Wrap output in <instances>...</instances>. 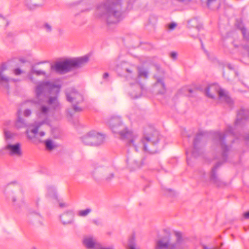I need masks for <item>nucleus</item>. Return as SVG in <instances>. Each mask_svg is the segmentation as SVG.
<instances>
[{
  "instance_id": "nucleus-1",
  "label": "nucleus",
  "mask_w": 249,
  "mask_h": 249,
  "mask_svg": "<svg viewBox=\"0 0 249 249\" xmlns=\"http://www.w3.org/2000/svg\"><path fill=\"white\" fill-rule=\"evenodd\" d=\"M109 124L114 133L118 134L121 139L127 140L129 146H133L136 151L142 150L153 154L157 153L163 147L159 142L160 137L157 130H153L150 133L139 139L137 134L125 127L119 116H112L109 121Z\"/></svg>"
},
{
  "instance_id": "nucleus-2",
  "label": "nucleus",
  "mask_w": 249,
  "mask_h": 249,
  "mask_svg": "<svg viewBox=\"0 0 249 249\" xmlns=\"http://www.w3.org/2000/svg\"><path fill=\"white\" fill-rule=\"evenodd\" d=\"M95 14L108 24L119 22L123 18L121 0H104L97 5Z\"/></svg>"
},
{
  "instance_id": "nucleus-3",
  "label": "nucleus",
  "mask_w": 249,
  "mask_h": 249,
  "mask_svg": "<svg viewBox=\"0 0 249 249\" xmlns=\"http://www.w3.org/2000/svg\"><path fill=\"white\" fill-rule=\"evenodd\" d=\"M61 86L49 81L39 82L35 88L36 98H40L42 96L47 97L46 103L50 107L54 110H60L62 108L58 100V96Z\"/></svg>"
},
{
  "instance_id": "nucleus-4",
  "label": "nucleus",
  "mask_w": 249,
  "mask_h": 249,
  "mask_svg": "<svg viewBox=\"0 0 249 249\" xmlns=\"http://www.w3.org/2000/svg\"><path fill=\"white\" fill-rule=\"evenodd\" d=\"M135 68L134 66L124 67L123 68V76L129 81L130 88L129 94L132 98H137L142 95L143 86L138 79L143 78L147 79L148 72L147 71L142 67H138V74H136Z\"/></svg>"
},
{
  "instance_id": "nucleus-5",
  "label": "nucleus",
  "mask_w": 249,
  "mask_h": 249,
  "mask_svg": "<svg viewBox=\"0 0 249 249\" xmlns=\"http://www.w3.org/2000/svg\"><path fill=\"white\" fill-rule=\"evenodd\" d=\"M39 99H32L28 101L32 104L38 105L36 110V116L40 121L35 122L31 126L32 128H28L26 133L29 139L35 142L34 139L43 137L45 135V132L41 131L38 132V130L41 126L48 124V115L50 111V107L45 105H40V100Z\"/></svg>"
},
{
  "instance_id": "nucleus-6",
  "label": "nucleus",
  "mask_w": 249,
  "mask_h": 249,
  "mask_svg": "<svg viewBox=\"0 0 249 249\" xmlns=\"http://www.w3.org/2000/svg\"><path fill=\"white\" fill-rule=\"evenodd\" d=\"M89 58L85 55L79 57L67 58L56 61L51 65V70L59 74H65L73 70L84 67L89 62Z\"/></svg>"
},
{
  "instance_id": "nucleus-7",
  "label": "nucleus",
  "mask_w": 249,
  "mask_h": 249,
  "mask_svg": "<svg viewBox=\"0 0 249 249\" xmlns=\"http://www.w3.org/2000/svg\"><path fill=\"white\" fill-rule=\"evenodd\" d=\"M184 240L180 232L174 231L157 240L154 249H183Z\"/></svg>"
},
{
  "instance_id": "nucleus-8",
  "label": "nucleus",
  "mask_w": 249,
  "mask_h": 249,
  "mask_svg": "<svg viewBox=\"0 0 249 249\" xmlns=\"http://www.w3.org/2000/svg\"><path fill=\"white\" fill-rule=\"evenodd\" d=\"M213 135L214 140L220 146L222 160L225 161L227 160L229 148L225 144V142L226 140L233 142V138L235 137L233 129L231 126H228L224 133L217 131L214 132Z\"/></svg>"
},
{
  "instance_id": "nucleus-9",
  "label": "nucleus",
  "mask_w": 249,
  "mask_h": 249,
  "mask_svg": "<svg viewBox=\"0 0 249 249\" xmlns=\"http://www.w3.org/2000/svg\"><path fill=\"white\" fill-rule=\"evenodd\" d=\"M10 66L9 62L3 63L0 65V87L7 89L9 88L10 82L16 83L19 81L18 79L10 78L8 76V74L11 72Z\"/></svg>"
},
{
  "instance_id": "nucleus-10",
  "label": "nucleus",
  "mask_w": 249,
  "mask_h": 249,
  "mask_svg": "<svg viewBox=\"0 0 249 249\" xmlns=\"http://www.w3.org/2000/svg\"><path fill=\"white\" fill-rule=\"evenodd\" d=\"M216 90L218 93L219 100L222 102H226L229 107H231L233 105V101L230 97L226 93L224 90L220 89L217 86L212 85L208 87L205 89V93L207 96L211 98H214V94L212 92L213 90Z\"/></svg>"
},
{
  "instance_id": "nucleus-11",
  "label": "nucleus",
  "mask_w": 249,
  "mask_h": 249,
  "mask_svg": "<svg viewBox=\"0 0 249 249\" xmlns=\"http://www.w3.org/2000/svg\"><path fill=\"white\" fill-rule=\"evenodd\" d=\"M205 135V132L202 131H199L196 138H195L193 143V149L192 150H186V154L187 155V161L189 163L190 157L193 156L195 158L199 156L200 153V143L201 141L203 139Z\"/></svg>"
},
{
  "instance_id": "nucleus-12",
  "label": "nucleus",
  "mask_w": 249,
  "mask_h": 249,
  "mask_svg": "<svg viewBox=\"0 0 249 249\" xmlns=\"http://www.w3.org/2000/svg\"><path fill=\"white\" fill-rule=\"evenodd\" d=\"M221 163L217 162L215 165L213 167L210 172L209 177V181L212 184H213L217 187H224L227 185V183L222 180L217 174L216 170L220 166Z\"/></svg>"
},
{
  "instance_id": "nucleus-13",
  "label": "nucleus",
  "mask_w": 249,
  "mask_h": 249,
  "mask_svg": "<svg viewBox=\"0 0 249 249\" xmlns=\"http://www.w3.org/2000/svg\"><path fill=\"white\" fill-rule=\"evenodd\" d=\"M126 163L131 170H134L145 164V159H139L136 155H129L126 159Z\"/></svg>"
},
{
  "instance_id": "nucleus-14",
  "label": "nucleus",
  "mask_w": 249,
  "mask_h": 249,
  "mask_svg": "<svg viewBox=\"0 0 249 249\" xmlns=\"http://www.w3.org/2000/svg\"><path fill=\"white\" fill-rule=\"evenodd\" d=\"M67 100L72 104H79L83 102V97L80 93L73 88L66 90Z\"/></svg>"
},
{
  "instance_id": "nucleus-15",
  "label": "nucleus",
  "mask_w": 249,
  "mask_h": 249,
  "mask_svg": "<svg viewBox=\"0 0 249 249\" xmlns=\"http://www.w3.org/2000/svg\"><path fill=\"white\" fill-rule=\"evenodd\" d=\"M29 224L35 228H37L43 225L44 219L42 216L37 212H33L28 216Z\"/></svg>"
},
{
  "instance_id": "nucleus-16",
  "label": "nucleus",
  "mask_w": 249,
  "mask_h": 249,
  "mask_svg": "<svg viewBox=\"0 0 249 249\" xmlns=\"http://www.w3.org/2000/svg\"><path fill=\"white\" fill-rule=\"evenodd\" d=\"M7 153L12 157H20L22 155L21 145L19 143H8L4 148Z\"/></svg>"
},
{
  "instance_id": "nucleus-17",
  "label": "nucleus",
  "mask_w": 249,
  "mask_h": 249,
  "mask_svg": "<svg viewBox=\"0 0 249 249\" xmlns=\"http://www.w3.org/2000/svg\"><path fill=\"white\" fill-rule=\"evenodd\" d=\"M98 172H101L103 174V179L107 182H110L114 178V173L111 171L109 169H100L99 170L96 169L92 173V175L95 178H97L96 175Z\"/></svg>"
},
{
  "instance_id": "nucleus-18",
  "label": "nucleus",
  "mask_w": 249,
  "mask_h": 249,
  "mask_svg": "<svg viewBox=\"0 0 249 249\" xmlns=\"http://www.w3.org/2000/svg\"><path fill=\"white\" fill-rule=\"evenodd\" d=\"M247 119H249V109L242 107L237 112L235 125H240L243 120Z\"/></svg>"
},
{
  "instance_id": "nucleus-19",
  "label": "nucleus",
  "mask_w": 249,
  "mask_h": 249,
  "mask_svg": "<svg viewBox=\"0 0 249 249\" xmlns=\"http://www.w3.org/2000/svg\"><path fill=\"white\" fill-rule=\"evenodd\" d=\"M60 220L64 225H70L74 222V213L72 211L68 210L60 215Z\"/></svg>"
},
{
  "instance_id": "nucleus-20",
  "label": "nucleus",
  "mask_w": 249,
  "mask_h": 249,
  "mask_svg": "<svg viewBox=\"0 0 249 249\" xmlns=\"http://www.w3.org/2000/svg\"><path fill=\"white\" fill-rule=\"evenodd\" d=\"M92 145L97 146L103 143L105 137L103 134L92 131Z\"/></svg>"
},
{
  "instance_id": "nucleus-21",
  "label": "nucleus",
  "mask_w": 249,
  "mask_h": 249,
  "mask_svg": "<svg viewBox=\"0 0 249 249\" xmlns=\"http://www.w3.org/2000/svg\"><path fill=\"white\" fill-rule=\"evenodd\" d=\"M83 244L88 249H93L96 248L97 243L96 239L92 236L85 237Z\"/></svg>"
},
{
  "instance_id": "nucleus-22",
  "label": "nucleus",
  "mask_w": 249,
  "mask_h": 249,
  "mask_svg": "<svg viewBox=\"0 0 249 249\" xmlns=\"http://www.w3.org/2000/svg\"><path fill=\"white\" fill-rule=\"evenodd\" d=\"M46 196L52 199L59 201V198L57 196L56 188L53 186H48L47 187Z\"/></svg>"
},
{
  "instance_id": "nucleus-23",
  "label": "nucleus",
  "mask_w": 249,
  "mask_h": 249,
  "mask_svg": "<svg viewBox=\"0 0 249 249\" xmlns=\"http://www.w3.org/2000/svg\"><path fill=\"white\" fill-rule=\"evenodd\" d=\"M25 5L26 8L30 11H34L40 7L41 4L38 3L36 0H26Z\"/></svg>"
},
{
  "instance_id": "nucleus-24",
  "label": "nucleus",
  "mask_w": 249,
  "mask_h": 249,
  "mask_svg": "<svg viewBox=\"0 0 249 249\" xmlns=\"http://www.w3.org/2000/svg\"><path fill=\"white\" fill-rule=\"evenodd\" d=\"M92 131H91L82 137L81 140L85 145H92Z\"/></svg>"
},
{
  "instance_id": "nucleus-25",
  "label": "nucleus",
  "mask_w": 249,
  "mask_h": 249,
  "mask_svg": "<svg viewBox=\"0 0 249 249\" xmlns=\"http://www.w3.org/2000/svg\"><path fill=\"white\" fill-rule=\"evenodd\" d=\"M188 25L191 27H195L197 31H199L201 26L199 24L198 20L197 18H194L188 21Z\"/></svg>"
},
{
  "instance_id": "nucleus-26",
  "label": "nucleus",
  "mask_w": 249,
  "mask_h": 249,
  "mask_svg": "<svg viewBox=\"0 0 249 249\" xmlns=\"http://www.w3.org/2000/svg\"><path fill=\"white\" fill-rule=\"evenodd\" d=\"M155 87L158 88H161V89L159 90V93L160 94H163L165 92L166 88L165 84L162 79H158L155 84Z\"/></svg>"
},
{
  "instance_id": "nucleus-27",
  "label": "nucleus",
  "mask_w": 249,
  "mask_h": 249,
  "mask_svg": "<svg viewBox=\"0 0 249 249\" xmlns=\"http://www.w3.org/2000/svg\"><path fill=\"white\" fill-rule=\"evenodd\" d=\"M18 117L16 122V126L18 127H23L27 126L26 121L20 116V111H18Z\"/></svg>"
},
{
  "instance_id": "nucleus-28",
  "label": "nucleus",
  "mask_w": 249,
  "mask_h": 249,
  "mask_svg": "<svg viewBox=\"0 0 249 249\" xmlns=\"http://www.w3.org/2000/svg\"><path fill=\"white\" fill-rule=\"evenodd\" d=\"M127 249H140V247L136 244L133 236L129 240Z\"/></svg>"
},
{
  "instance_id": "nucleus-29",
  "label": "nucleus",
  "mask_w": 249,
  "mask_h": 249,
  "mask_svg": "<svg viewBox=\"0 0 249 249\" xmlns=\"http://www.w3.org/2000/svg\"><path fill=\"white\" fill-rule=\"evenodd\" d=\"M92 211L91 209L88 208L85 210H81L78 211L77 215L80 217H86Z\"/></svg>"
},
{
  "instance_id": "nucleus-30",
  "label": "nucleus",
  "mask_w": 249,
  "mask_h": 249,
  "mask_svg": "<svg viewBox=\"0 0 249 249\" xmlns=\"http://www.w3.org/2000/svg\"><path fill=\"white\" fill-rule=\"evenodd\" d=\"M41 28L47 33H51L52 31V26L50 23L45 22L41 25Z\"/></svg>"
},
{
  "instance_id": "nucleus-31",
  "label": "nucleus",
  "mask_w": 249,
  "mask_h": 249,
  "mask_svg": "<svg viewBox=\"0 0 249 249\" xmlns=\"http://www.w3.org/2000/svg\"><path fill=\"white\" fill-rule=\"evenodd\" d=\"M44 142L46 149L49 151L53 150L54 147V145L52 141L51 140H47Z\"/></svg>"
},
{
  "instance_id": "nucleus-32",
  "label": "nucleus",
  "mask_w": 249,
  "mask_h": 249,
  "mask_svg": "<svg viewBox=\"0 0 249 249\" xmlns=\"http://www.w3.org/2000/svg\"><path fill=\"white\" fill-rule=\"evenodd\" d=\"M74 113L73 109H72L71 107L67 109L66 114L67 117L69 121H71L72 120Z\"/></svg>"
},
{
  "instance_id": "nucleus-33",
  "label": "nucleus",
  "mask_w": 249,
  "mask_h": 249,
  "mask_svg": "<svg viewBox=\"0 0 249 249\" xmlns=\"http://www.w3.org/2000/svg\"><path fill=\"white\" fill-rule=\"evenodd\" d=\"M32 74H35L36 75H45L46 72L45 71L42 70H32L31 71Z\"/></svg>"
},
{
  "instance_id": "nucleus-34",
  "label": "nucleus",
  "mask_w": 249,
  "mask_h": 249,
  "mask_svg": "<svg viewBox=\"0 0 249 249\" xmlns=\"http://www.w3.org/2000/svg\"><path fill=\"white\" fill-rule=\"evenodd\" d=\"M199 180L204 182H206L207 181V179L206 178V175L205 172L203 171H201L200 173V175L199 177Z\"/></svg>"
},
{
  "instance_id": "nucleus-35",
  "label": "nucleus",
  "mask_w": 249,
  "mask_h": 249,
  "mask_svg": "<svg viewBox=\"0 0 249 249\" xmlns=\"http://www.w3.org/2000/svg\"><path fill=\"white\" fill-rule=\"evenodd\" d=\"M71 108L74 112H79L82 111V108L77 106L76 104H72Z\"/></svg>"
},
{
  "instance_id": "nucleus-36",
  "label": "nucleus",
  "mask_w": 249,
  "mask_h": 249,
  "mask_svg": "<svg viewBox=\"0 0 249 249\" xmlns=\"http://www.w3.org/2000/svg\"><path fill=\"white\" fill-rule=\"evenodd\" d=\"M5 138L6 140L8 142V141L13 137V134L10 131H5L4 132Z\"/></svg>"
},
{
  "instance_id": "nucleus-37",
  "label": "nucleus",
  "mask_w": 249,
  "mask_h": 249,
  "mask_svg": "<svg viewBox=\"0 0 249 249\" xmlns=\"http://www.w3.org/2000/svg\"><path fill=\"white\" fill-rule=\"evenodd\" d=\"M13 72L15 75H19L23 73V71L19 68H17L13 71Z\"/></svg>"
},
{
  "instance_id": "nucleus-38",
  "label": "nucleus",
  "mask_w": 249,
  "mask_h": 249,
  "mask_svg": "<svg viewBox=\"0 0 249 249\" xmlns=\"http://www.w3.org/2000/svg\"><path fill=\"white\" fill-rule=\"evenodd\" d=\"M32 114L31 109H26L23 111V115L25 117H29Z\"/></svg>"
},
{
  "instance_id": "nucleus-39",
  "label": "nucleus",
  "mask_w": 249,
  "mask_h": 249,
  "mask_svg": "<svg viewBox=\"0 0 249 249\" xmlns=\"http://www.w3.org/2000/svg\"><path fill=\"white\" fill-rule=\"evenodd\" d=\"M170 57L174 60L177 59L178 53L175 52H172L170 54Z\"/></svg>"
},
{
  "instance_id": "nucleus-40",
  "label": "nucleus",
  "mask_w": 249,
  "mask_h": 249,
  "mask_svg": "<svg viewBox=\"0 0 249 249\" xmlns=\"http://www.w3.org/2000/svg\"><path fill=\"white\" fill-rule=\"evenodd\" d=\"M59 203V206L60 208H66L68 206V204L65 202H61L59 199V201H57Z\"/></svg>"
},
{
  "instance_id": "nucleus-41",
  "label": "nucleus",
  "mask_w": 249,
  "mask_h": 249,
  "mask_svg": "<svg viewBox=\"0 0 249 249\" xmlns=\"http://www.w3.org/2000/svg\"><path fill=\"white\" fill-rule=\"evenodd\" d=\"M176 25L177 24L175 23L172 22L168 24V28L169 29H173L176 26Z\"/></svg>"
},
{
  "instance_id": "nucleus-42",
  "label": "nucleus",
  "mask_w": 249,
  "mask_h": 249,
  "mask_svg": "<svg viewBox=\"0 0 249 249\" xmlns=\"http://www.w3.org/2000/svg\"><path fill=\"white\" fill-rule=\"evenodd\" d=\"M216 0H207V5L208 7H209L212 3L215 2Z\"/></svg>"
},
{
  "instance_id": "nucleus-43",
  "label": "nucleus",
  "mask_w": 249,
  "mask_h": 249,
  "mask_svg": "<svg viewBox=\"0 0 249 249\" xmlns=\"http://www.w3.org/2000/svg\"><path fill=\"white\" fill-rule=\"evenodd\" d=\"M167 191L169 192V195L172 196L174 195V192L172 190L167 189Z\"/></svg>"
},
{
  "instance_id": "nucleus-44",
  "label": "nucleus",
  "mask_w": 249,
  "mask_h": 249,
  "mask_svg": "<svg viewBox=\"0 0 249 249\" xmlns=\"http://www.w3.org/2000/svg\"><path fill=\"white\" fill-rule=\"evenodd\" d=\"M244 217L246 219H249V211L244 213Z\"/></svg>"
},
{
  "instance_id": "nucleus-45",
  "label": "nucleus",
  "mask_w": 249,
  "mask_h": 249,
  "mask_svg": "<svg viewBox=\"0 0 249 249\" xmlns=\"http://www.w3.org/2000/svg\"><path fill=\"white\" fill-rule=\"evenodd\" d=\"M16 184L17 185V186L18 188H20V186L17 184V182H12V183H9L8 185V186L7 187L8 188H10L11 187V186L12 185V184Z\"/></svg>"
},
{
  "instance_id": "nucleus-46",
  "label": "nucleus",
  "mask_w": 249,
  "mask_h": 249,
  "mask_svg": "<svg viewBox=\"0 0 249 249\" xmlns=\"http://www.w3.org/2000/svg\"><path fill=\"white\" fill-rule=\"evenodd\" d=\"M97 249H114L113 248H112V247L106 248V247H104L100 246L98 248H97Z\"/></svg>"
},
{
  "instance_id": "nucleus-47",
  "label": "nucleus",
  "mask_w": 249,
  "mask_h": 249,
  "mask_svg": "<svg viewBox=\"0 0 249 249\" xmlns=\"http://www.w3.org/2000/svg\"><path fill=\"white\" fill-rule=\"evenodd\" d=\"M108 76H109L108 73L107 72H106L103 74V78L106 79L108 77Z\"/></svg>"
},
{
  "instance_id": "nucleus-48",
  "label": "nucleus",
  "mask_w": 249,
  "mask_h": 249,
  "mask_svg": "<svg viewBox=\"0 0 249 249\" xmlns=\"http://www.w3.org/2000/svg\"><path fill=\"white\" fill-rule=\"evenodd\" d=\"M245 139L246 141H249V133L245 135Z\"/></svg>"
},
{
  "instance_id": "nucleus-49",
  "label": "nucleus",
  "mask_w": 249,
  "mask_h": 249,
  "mask_svg": "<svg viewBox=\"0 0 249 249\" xmlns=\"http://www.w3.org/2000/svg\"><path fill=\"white\" fill-rule=\"evenodd\" d=\"M92 222L95 224V225H98L99 224V222L98 221L96 220H93Z\"/></svg>"
},
{
  "instance_id": "nucleus-50",
  "label": "nucleus",
  "mask_w": 249,
  "mask_h": 249,
  "mask_svg": "<svg viewBox=\"0 0 249 249\" xmlns=\"http://www.w3.org/2000/svg\"><path fill=\"white\" fill-rule=\"evenodd\" d=\"M228 68L229 69H230V70H232V69H233V68L232 66L231 65V64H229V65H228Z\"/></svg>"
},
{
  "instance_id": "nucleus-51",
  "label": "nucleus",
  "mask_w": 249,
  "mask_h": 249,
  "mask_svg": "<svg viewBox=\"0 0 249 249\" xmlns=\"http://www.w3.org/2000/svg\"><path fill=\"white\" fill-rule=\"evenodd\" d=\"M12 201L13 202L15 203L16 201V198L15 196H12Z\"/></svg>"
},
{
  "instance_id": "nucleus-52",
  "label": "nucleus",
  "mask_w": 249,
  "mask_h": 249,
  "mask_svg": "<svg viewBox=\"0 0 249 249\" xmlns=\"http://www.w3.org/2000/svg\"><path fill=\"white\" fill-rule=\"evenodd\" d=\"M39 201V199L38 198L36 200V204L37 205H38Z\"/></svg>"
},
{
  "instance_id": "nucleus-53",
  "label": "nucleus",
  "mask_w": 249,
  "mask_h": 249,
  "mask_svg": "<svg viewBox=\"0 0 249 249\" xmlns=\"http://www.w3.org/2000/svg\"><path fill=\"white\" fill-rule=\"evenodd\" d=\"M0 17L3 20H4V18L2 16L0 15Z\"/></svg>"
},
{
  "instance_id": "nucleus-54",
  "label": "nucleus",
  "mask_w": 249,
  "mask_h": 249,
  "mask_svg": "<svg viewBox=\"0 0 249 249\" xmlns=\"http://www.w3.org/2000/svg\"><path fill=\"white\" fill-rule=\"evenodd\" d=\"M29 76L30 78L31 79V80L32 81V80H32V78L31 77V76H30V75H29Z\"/></svg>"
},
{
  "instance_id": "nucleus-55",
  "label": "nucleus",
  "mask_w": 249,
  "mask_h": 249,
  "mask_svg": "<svg viewBox=\"0 0 249 249\" xmlns=\"http://www.w3.org/2000/svg\"><path fill=\"white\" fill-rule=\"evenodd\" d=\"M32 249H36V248H35V247H34V248H32Z\"/></svg>"
}]
</instances>
